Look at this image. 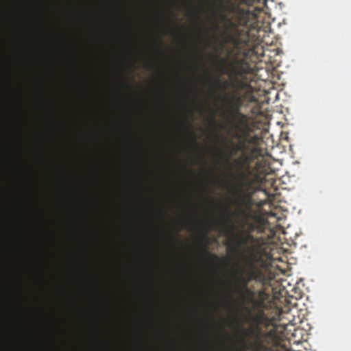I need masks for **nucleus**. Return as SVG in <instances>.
<instances>
[{"label": "nucleus", "instance_id": "9", "mask_svg": "<svg viewBox=\"0 0 351 351\" xmlns=\"http://www.w3.org/2000/svg\"><path fill=\"white\" fill-rule=\"evenodd\" d=\"M160 45H161V40H159V43L158 45H157V47L159 49L160 47Z\"/></svg>", "mask_w": 351, "mask_h": 351}, {"label": "nucleus", "instance_id": "4", "mask_svg": "<svg viewBox=\"0 0 351 351\" xmlns=\"http://www.w3.org/2000/svg\"><path fill=\"white\" fill-rule=\"evenodd\" d=\"M283 318H284V313L282 312V311H280V312L279 313V320L280 322H282Z\"/></svg>", "mask_w": 351, "mask_h": 351}, {"label": "nucleus", "instance_id": "3", "mask_svg": "<svg viewBox=\"0 0 351 351\" xmlns=\"http://www.w3.org/2000/svg\"><path fill=\"white\" fill-rule=\"evenodd\" d=\"M202 251L204 255L208 257L212 261H219V257L217 254L209 252L206 247L202 248Z\"/></svg>", "mask_w": 351, "mask_h": 351}, {"label": "nucleus", "instance_id": "1", "mask_svg": "<svg viewBox=\"0 0 351 351\" xmlns=\"http://www.w3.org/2000/svg\"><path fill=\"white\" fill-rule=\"evenodd\" d=\"M257 226L247 220L239 226L232 225L227 232L228 252L243 266L238 267L232 274L234 291L245 305L244 310L250 315L264 307V292L256 291L249 287L251 282H264L266 280L263 269L256 263L263 252L262 240L253 235Z\"/></svg>", "mask_w": 351, "mask_h": 351}, {"label": "nucleus", "instance_id": "8", "mask_svg": "<svg viewBox=\"0 0 351 351\" xmlns=\"http://www.w3.org/2000/svg\"><path fill=\"white\" fill-rule=\"evenodd\" d=\"M217 82H221L220 77L218 76L216 79Z\"/></svg>", "mask_w": 351, "mask_h": 351}, {"label": "nucleus", "instance_id": "6", "mask_svg": "<svg viewBox=\"0 0 351 351\" xmlns=\"http://www.w3.org/2000/svg\"><path fill=\"white\" fill-rule=\"evenodd\" d=\"M186 222H184V223L182 224V226H181L180 228H178L177 231L180 230V229H181V228H185V227H186Z\"/></svg>", "mask_w": 351, "mask_h": 351}, {"label": "nucleus", "instance_id": "2", "mask_svg": "<svg viewBox=\"0 0 351 351\" xmlns=\"http://www.w3.org/2000/svg\"><path fill=\"white\" fill-rule=\"evenodd\" d=\"M257 311L254 315V311L251 315L247 313L245 317V322L250 325L247 328H242L243 351H274L270 346L269 333L263 331L261 326L265 321V313L263 310Z\"/></svg>", "mask_w": 351, "mask_h": 351}, {"label": "nucleus", "instance_id": "10", "mask_svg": "<svg viewBox=\"0 0 351 351\" xmlns=\"http://www.w3.org/2000/svg\"><path fill=\"white\" fill-rule=\"evenodd\" d=\"M215 27H216L217 29H219V24H218V23H217V24H216Z\"/></svg>", "mask_w": 351, "mask_h": 351}, {"label": "nucleus", "instance_id": "7", "mask_svg": "<svg viewBox=\"0 0 351 351\" xmlns=\"http://www.w3.org/2000/svg\"><path fill=\"white\" fill-rule=\"evenodd\" d=\"M281 325H282L284 326V328L286 330L287 329V327L288 326V324H286L285 322H282L281 323Z\"/></svg>", "mask_w": 351, "mask_h": 351}, {"label": "nucleus", "instance_id": "5", "mask_svg": "<svg viewBox=\"0 0 351 351\" xmlns=\"http://www.w3.org/2000/svg\"><path fill=\"white\" fill-rule=\"evenodd\" d=\"M192 134H193V144H194V145H195L196 147H198V144H197V139H196V138L195 137L194 134H193V133H192Z\"/></svg>", "mask_w": 351, "mask_h": 351}]
</instances>
